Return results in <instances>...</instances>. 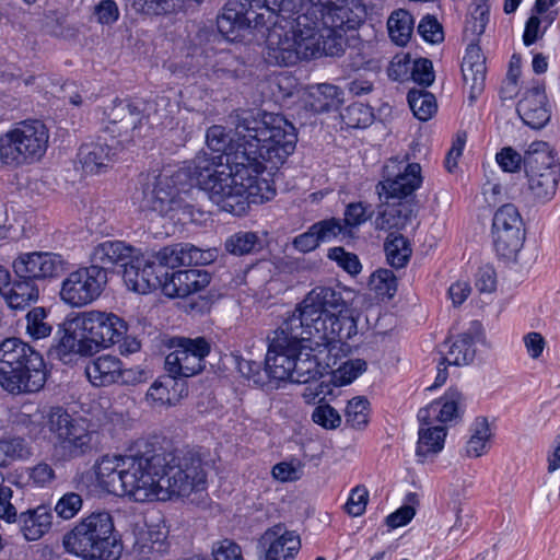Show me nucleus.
<instances>
[{
  "label": "nucleus",
  "instance_id": "bf43d9fd",
  "mask_svg": "<svg viewBox=\"0 0 560 560\" xmlns=\"http://www.w3.org/2000/svg\"><path fill=\"white\" fill-rule=\"evenodd\" d=\"M366 370V362L362 359H353L343 362L336 372V378L340 385L352 383Z\"/></svg>",
  "mask_w": 560,
  "mask_h": 560
},
{
  "label": "nucleus",
  "instance_id": "58836bf2",
  "mask_svg": "<svg viewBox=\"0 0 560 560\" xmlns=\"http://www.w3.org/2000/svg\"><path fill=\"white\" fill-rule=\"evenodd\" d=\"M176 385V378L171 374L162 376L150 386L145 400L151 406L165 407L175 405L179 397L174 388Z\"/></svg>",
  "mask_w": 560,
  "mask_h": 560
},
{
  "label": "nucleus",
  "instance_id": "b1692460",
  "mask_svg": "<svg viewBox=\"0 0 560 560\" xmlns=\"http://www.w3.org/2000/svg\"><path fill=\"white\" fill-rule=\"evenodd\" d=\"M210 276L201 269H185L170 273L163 280L162 292L168 298H185L205 289Z\"/></svg>",
  "mask_w": 560,
  "mask_h": 560
},
{
  "label": "nucleus",
  "instance_id": "9d476101",
  "mask_svg": "<svg viewBox=\"0 0 560 560\" xmlns=\"http://www.w3.org/2000/svg\"><path fill=\"white\" fill-rule=\"evenodd\" d=\"M195 186L198 187V184L192 178L189 165L171 175L159 174L143 189L141 208L176 221L190 219L194 213L191 194Z\"/></svg>",
  "mask_w": 560,
  "mask_h": 560
},
{
  "label": "nucleus",
  "instance_id": "f03ea898",
  "mask_svg": "<svg viewBox=\"0 0 560 560\" xmlns=\"http://www.w3.org/2000/svg\"><path fill=\"white\" fill-rule=\"evenodd\" d=\"M206 142L211 153L200 152L188 165L198 188L222 211L243 215L250 203H262L276 195L269 182L252 184L256 182L249 170L259 164L250 155L255 143L248 142V137L238 135L234 127V136L229 138L222 126L213 125L207 130Z\"/></svg>",
  "mask_w": 560,
  "mask_h": 560
},
{
  "label": "nucleus",
  "instance_id": "7c9ffc66",
  "mask_svg": "<svg viewBox=\"0 0 560 560\" xmlns=\"http://www.w3.org/2000/svg\"><path fill=\"white\" fill-rule=\"evenodd\" d=\"M14 277V280H12L9 271V281L1 287L0 294L11 308L23 310L38 300L39 289L37 282L32 279L22 276Z\"/></svg>",
  "mask_w": 560,
  "mask_h": 560
},
{
  "label": "nucleus",
  "instance_id": "9b49d317",
  "mask_svg": "<svg viewBox=\"0 0 560 560\" xmlns=\"http://www.w3.org/2000/svg\"><path fill=\"white\" fill-rule=\"evenodd\" d=\"M48 130L40 120H24L0 136V164L18 166L38 161L48 145Z\"/></svg>",
  "mask_w": 560,
  "mask_h": 560
},
{
  "label": "nucleus",
  "instance_id": "de8ad7c7",
  "mask_svg": "<svg viewBox=\"0 0 560 560\" xmlns=\"http://www.w3.org/2000/svg\"><path fill=\"white\" fill-rule=\"evenodd\" d=\"M342 121L348 128H365L373 122L372 107L362 103H352L341 114Z\"/></svg>",
  "mask_w": 560,
  "mask_h": 560
},
{
  "label": "nucleus",
  "instance_id": "4468645a",
  "mask_svg": "<svg viewBox=\"0 0 560 560\" xmlns=\"http://www.w3.org/2000/svg\"><path fill=\"white\" fill-rule=\"evenodd\" d=\"M48 430L56 438V448L63 459L82 456L92 450V432L82 419H74L62 408H52Z\"/></svg>",
  "mask_w": 560,
  "mask_h": 560
},
{
  "label": "nucleus",
  "instance_id": "13d9d810",
  "mask_svg": "<svg viewBox=\"0 0 560 560\" xmlns=\"http://www.w3.org/2000/svg\"><path fill=\"white\" fill-rule=\"evenodd\" d=\"M417 31L425 42L431 44H438L444 39L442 25L430 14L422 18Z\"/></svg>",
  "mask_w": 560,
  "mask_h": 560
},
{
  "label": "nucleus",
  "instance_id": "f8f14e48",
  "mask_svg": "<svg viewBox=\"0 0 560 560\" xmlns=\"http://www.w3.org/2000/svg\"><path fill=\"white\" fill-rule=\"evenodd\" d=\"M524 167L532 198L538 202L551 200L557 191L560 165L550 145L545 141L530 143L524 154Z\"/></svg>",
  "mask_w": 560,
  "mask_h": 560
},
{
  "label": "nucleus",
  "instance_id": "5fc2aeb1",
  "mask_svg": "<svg viewBox=\"0 0 560 560\" xmlns=\"http://www.w3.org/2000/svg\"><path fill=\"white\" fill-rule=\"evenodd\" d=\"M373 213L371 205L361 201L351 202L345 210L343 221L346 226L357 228L370 220Z\"/></svg>",
  "mask_w": 560,
  "mask_h": 560
},
{
  "label": "nucleus",
  "instance_id": "79ce46f5",
  "mask_svg": "<svg viewBox=\"0 0 560 560\" xmlns=\"http://www.w3.org/2000/svg\"><path fill=\"white\" fill-rule=\"evenodd\" d=\"M26 335L33 340L47 338L51 335L52 325L47 311L42 306L30 310L25 316Z\"/></svg>",
  "mask_w": 560,
  "mask_h": 560
},
{
  "label": "nucleus",
  "instance_id": "412c9836",
  "mask_svg": "<svg viewBox=\"0 0 560 560\" xmlns=\"http://www.w3.org/2000/svg\"><path fill=\"white\" fill-rule=\"evenodd\" d=\"M264 560L293 559L301 548L300 536L282 523L267 528L258 540Z\"/></svg>",
  "mask_w": 560,
  "mask_h": 560
},
{
  "label": "nucleus",
  "instance_id": "2f4dec72",
  "mask_svg": "<svg viewBox=\"0 0 560 560\" xmlns=\"http://www.w3.org/2000/svg\"><path fill=\"white\" fill-rule=\"evenodd\" d=\"M115 155V149L101 139L82 144L78 153L82 168L91 174L107 168L113 163Z\"/></svg>",
  "mask_w": 560,
  "mask_h": 560
},
{
  "label": "nucleus",
  "instance_id": "603ef678",
  "mask_svg": "<svg viewBox=\"0 0 560 560\" xmlns=\"http://www.w3.org/2000/svg\"><path fill=\"white\" fill-rule=\"evenodd\" d=\"M27 454L28 452L23 439L12 438L0 440V467H4L13 460L23 458ZM0 481H3L1 472Z\"/></svg>",
  "mask_w": 560,
  "mask_h": 560
},
{
  "label": "nucleus",
  "instance_id": "e433bc0d",
  "mask_svg": "<svg viewBox=\"0 0 560 560\" xmlns=\"http://www.w3.org/2000/svg\"><path fill=\"white\" fill-rule=\"evenodd\" d=\"M494 250L499 257L505 260H516L525 241L524 229H511L510 231H492Z\"/></svg>",
  "mask_w": 560,
  "mask_h": 560
},
{
  "label": "nucleus",
  "instance_id": "393cba45",
  "mask_svg": "<svg viewBox=\"0 0 560 560\" xmlns=\"http://www.w3.org/2000/svg\"><path fill=\"white\" fill-rule=\"evenodd\" d=\"M135 253L136 248L122 241L107 240L93 247L90 267L101 269L107 276V271L113 270L115 266L126 268Z\"/></svg>",
  "mask_w": 560,
  "mask_h": 560
},
{
  "label": "nucleus",
  "instance_id": "bb28decb",
  "mask_svg": "<svg viewBox=\"0 0 560 560\" xmlns=\"http://www.w3.org/2000/svg\"><path fill=\"white\" fill-rule=\"evenodd\" d=\"M464 402L462 393L456 388H450L440 399L432 401L418 411V420L421 424L430 425L434 421L448 422L460 417Z\"/></svg>",
  "mask_w": 560,
  "mask_h": 560
},
{
  "label": "nucleus",
  "instance_id": "e2e57ef3",
  "mask_svg": "<svg viewBox=\"0 0 560 560\" xmlns=\"http://www.w3.org/2000/svg\"><path fill=\"white\" fill-rule=\"evenodd\" d=\"M468 518V516L464 517L462 515V509L457 508L455 522L445 537L447 548L457 546L464 539L469 526Z\"/></svg>",
  "mask_w": 560,
  "mask_h": 560
},
{
  "label": "nucleus",
  "instance_id": "6ab92c4d",
  "mask_svg": "<svg viewBox=\"0 0 560 560\" xmlns=\"http://www.w3.org/2000/svg\"><path fill=\"white\" fill-rule=\"evenodd\" d=\"M58 338L49 348V355L65 364H69L77 355H92L93 351L89 348L88 337L83 331L82 323L77 315L74 318L66 320L57 331Z\"/></svg>",
  "mask_w": 560,
  "mask_h": 560
},
{
  "label": "nucleus",
  "instance_id": "20e7f679",
  "mask_svg": "<svg viewBox=\"0 0 560 560\" xmlns=\"http://www.w3.org/2000/svg\"><path fill=\"white\" fill-rule=\"evenodd\" d=\"M229 122L235 127L238 135L248 137V142H254V152L259 167L249 170L252 179L258 185L260 182H268L260 175L266 171L265 163L271 167H278L285 162L296 147L298 135L295 127L284 116L273 113H257L252 110L237 109L230 114Z\"/></svg>",
  "mask_w": 560,
  "mask_h": 560
},
{
  "label": "nucleus",
  "instance_id": "4be33fe9",
  "mask_svg": "<svg viewBox=\"0 0 560 560\" xmlns=\"http://www.w3.org/2000/svg\"><path fill=\"white\" fill-rule=\"evenodd\" d=\"M516 110L523 122L533 129H541L548 124L551 110L542 81L532 83L518 101Z\"/></svg>",
  "mask_w": 560,
  "mask_h": 560
},
{
  "label": "nucleus",
  "instance_id": "69168bd1",
  "mask_svg": "<svg viewBox=\"0 0 560 560\" xmlns=\"http://www.w3.org/2000/svg\"><path fill=\"white\" fill-rule=\"evenodd\" d=\"M369 499V492L364 487H355L352 489L349 499L345 505L348 514L351 516H360L364 513Z\"/></svg>",
  "mask_w": 560,
  "mask_h": 560
},
{
  "label": "nucleus",
  "instance_id": "f704fd0d",
  "mask_svg": "<svg viewBox=\"0 0 560 560\" xmlns=\"http://www.w3.org/2000/svg\"><path fill=\"white\" fill-rule=\"evenodd\" d=\"M268 350L265 359V365L260 362L253 360H241L238 362V371L247 380L252 381L255 385L266 387L268 389L278 388L279 381L273 378V373L270 369L269 355L271 354V332L267 337Z\"/></svg>",
  "mask_w": 560,
  "mask_h": 560
},
{
  "label": "nucleus",
  "instance_id": "09e8293b",
  "mask_svg": "<svg viewBox=\"0 0 560 560\" xmlns=\"http://www.w3.org/2000/svg\"><path fill=\"white\" fill-rule=\"evenodd\" d=\"M524 223L517 208L512 203L500 207L492 220V231H510L511 229H524Z\"/></svg>",
  "mask_w": 560,
  "mask_h": 560
},
{
  "label": "nucleus",
  "instance_id": "aec40b11",
  "mask_svg": "<svg viewBox=\"0 0 560 560\" xmlns=\"http://www.w3.org/2000/svg\"><path fill=\"white\" fill-rule=\"evenodd\" d=\"M142 105L130 100H115L113 105L104 110V130L112 137L130 135L148 118Z\"/></svg>",
  "mask_w": 560,
  "mask_h": 560
},
{
  "label": "nucleus",
  "instance_id": "1a4fd4ad",
  "mask_svg": "<svg viewBox=\"0 0 560 560\" xmlns=\"http://www.w3.org/2000/svg\"><path fill=\"white\" fill-rule=\"evenodd\" d=\"M114 532V521L108 512H92L63 535L62 547L82 560H118L122 545Z\"/></svg>",
  "mask_w": 560,
  "mask_h": 560
},
{
  "label": "nucleus",
  "instance_id": "3c124183",
  "mask_svg": "<svg viewBox=\"0 0 560 560\" xmlns=\"http://www.w3.org/2000/svg\"><path fill=\"white\" fill-rule=\"evenodd\" d=\"M370 289L378 296L390 299L397 290V279L389 269H377L372 273Z\"/></svg>",
  "mask_w": 560,
  "mask_h": 560
},
{
  "label": "nucleus",
  "instance_id": "cd10ccee",
  "mask_svg": "<svg viewBox=\"0 0 560 560\" xmlns=\"http://www.w3.org/2000/svg\"><path fill=\"white\" fill-rule=\"evenodd\" d=\"M151 254L155 258L158 267L163 271L179 266L202 265L207 261L203 252L189 243L164 246Z\"/></svg>",
  "mask_w": 560,
  "mask_h": 560
},
{
  "label": "nucleus",
  "instance_id": "c9c22d12",
  "mask_svg": "<svg viewBox=\"0 0 560 560\" xmlns=\"http://www.w3.org/2000/svg\"><path fill=\"white\" fill-rule=\"evenodd\" d=\"M312 45L314 47H310V52L304 51V57H316L317 55L340 56L345 52L347 46L346 33L323 26L322 32L315 43L312 42Z\"/></svg>",
  "mask_w": 560,
  "mask_h": 560
},
{
  "label": "nucleus",
  "instance_id": "ea45409f",
  "mask_svg": "<svg viewBox=\"0 0 560 560\" xmlns=\"http://www.w3.org/2000/svg\"><path fill=\"white\" fill-rule=\"evenodd\" d=\"M415 26L412 15L404 9L392 12L387 20L388 35L393 43L405 46L410 40Z\"/></svg>",
  "mask_w": 560,
  "mask_h": 560
},
{
  "label": "nucleus",
  "instance_id": "f257e3e1",
  "mask_svg": "<svg viewBox=\"0 0 560 560\" xmlns=\"http://www.w3.org/2000/svg\"><path fill=\"white\" fill-rule=\"evenodd\" d=\"M357 322L342 293L330 287H316L295 310L271 331L269 355L273 378L306 384L323 376L322 365L308 345L343 341L357 335Z\"/></svg>",
  "mask_w": 560,
  "mask_h": 560
},
{
  "label": "nucleus",
  "instance_id": "864d4df0",
  "mask_svg": "<svg viewBox=\"0 0 560 560\" xmlns=\"http://www.w3.org/2000/svg\"><path fill=\"white\" fill-rule=\"evenodd\" d=\"M369 401L363 397H354L346 407V421L353 429H362L368 424Z\"/></svg>",
  "mask_w": 560,
  "mask_h": 560
},
{
  "label": "nucleus",
  "instance_id": "c03bdc74",
  "mask_svg": "<svg viewBox=\"0 0 560 560\" xmlns=\"http://www.w3.org/2000/svg\"><path fill=\"white\" fill-rule=\"evenodd\" d=\"M212 72L208 73L217 79L235 80L245 72L244 63L232 52L226 51L219 56L218 61L212 66Z\"/></svg>",
  "mask_w": 560,
  "mask_h": 560
},
{
  "label": "nucleus",
  "instance_id": "f3484780",
  "mask_svg": "<svg viewBox=\"0 0 560 560\" xmlns=\"http://www.w3.org/2000/svg\"><path fill=\"white\" fill-rule=\"evenodd\" d=\"M79 317L93 354L121 341L128 330L125 319L114 313L89 311L79 314Z\"/></svg>",
  "mask_w": 560,
  "mask_h": 560
},
{
  "label": "nucleus",
  "instance_id": "423d86ee",
  "mask_svg": "<svg viewBox=\"0 0 560 560\" xmlns=\"http://www.w3.org/2000/svg\"><path fill=\"white\" fill-rule=\"evenodd\" d=\"M397 159L385 165L387 177L376 185L381 200L378 214L374 221L375 229L383 231L402 230L413 217V205L408 199L421 185V166L419 163H408Z\"/></svg>",
  "mask_w": 560,
  "mask_h": 560
},
{
  "label": "nucleus",
  "instance_id": "6e6552de",
  "mask_svg": "<svg viewBox=\"0 0 560 560\" xmlns=\"http://www.w3.org/2000/svg\"><path fill=\"white\" fill-rule=\"evenodd\" d=\"M47 380L43 355L27 342L11 337L0 342V386L12 395L39 392Z\"/></svg>",
  "mask_w": 560,
  "mask_h": 560
},
{
  "label": "nucleus",
  "instance_id": "c85d7f7f",
  "mask_svg": "<svg viewBox=\"0 0 560 560\" xmlns=\"http://www.w3.org/2000/svg\"><path fill=\"white\" fill-rule=\"evenodd\" d=\"M52 512L46 505H38L16 516L19 530L26 541L39 540L52 526Z\"/></svg>",
  "mask_w": 560,
  "mask_h": 560
},
{
  "label": "nucleus",
  "instance_id": "a19ab883",
  "mask_svg": "<svg viewBox=\"0 0 560 560\" xmlns=\"http://www.w3.org/2000/svg\"><path fill=\"white\" fill-rule=\"evenodd\" d=\"M384 250L388 264L396 268H402L407 265L411 256V247L407 238L402 235L390 233L384 244Z\"/></svg>",
  "mask_w": 560,
  "mask_h": 560
},
{
  "label": "nucleus",
  "instance_id": "49530a36",
  "mask_svg": "<svg viewBox=\"0 0 560 560\" xmlns=\"http://www.w3.org/2000/svg\"><path fill=\"white\" fill-rule=\"evenodd\" d=\"M84 500L80 492L67 491L55 503L56 515L63 520L74 518L83 509Z\"/></svg>",
  "mask_w": 560,
  "mask_h": 560
},
{
  "label": "nucleus",
  "instance_id": "72a5a7b5",
  "mask_svg": "<svg viewBox=\"0 0 560 560\" xmlns=\"http://www.w3.org/2000/svg\"><path fill=\"white\" fill-rule=\"evenodd\" d=\"M120 365L119 358L104 354L86 364L85 375L95 387L109 386L117 383Z\"/></svg>",
  "mask_w": 560,
  "mask_h": 560
},
{
  "label": "nucleus",
  "instance_id": "c756f323",
  "mask_svg": "<svg viewBox=\"0 0 560 560\" xmlns=\"http://www.w3.org/2000/svg\"><path fill=\"white\" fill-rule=\"evenodd\" d=\"M462 73L466 85L470 89V100L474 101L485 88L486 59L477 44L468 45L462 62Z\"/></svg>",
  "mask_w": 560,
  "mask_h": 560
},
{
  "label": "nucleus",
  "instance_id": "0e129e2a",
  "mask_svg": "<svg viewBox=\"0 0 560 560\" xmlns=\"http://www.w3.org/2000/svg\"><path fill=\"white\" fill-rule=\"evenodd\" d=\"M495 160L502 171L508 173L517 172L522 164H524V156H522L517 151H515L511 147H505L501 149L497 155Z\"/></svg>",
  "mask_w": 560,
  "mask_h": 560
},
{
  "label": "nucleus",
  "instance_id": "0eeeda50",
  "mask_svg": "<svg viewBox=\"0 0 560 560\" xmlns=\"http://www.w3.org/2000/svg\"><path fill=\"white\" fill-rule=\"evenodd\" d=\"M163 458L147 457V448L133 455H104L93 466L97 485L107 493L128 495L137 502H147L152 492V481L145 468L160 465Z\"/></svg>",
  "mask_w": 560,
  "mask_h": 560
},
{
  "label": "nucleus",
  "instance_id": "dca6fc26",
  "mask_svg": "<svg viewBox=\"0 0 560 560\" xmlns=\"http://www.w3.org/2000/svg\"><path fill=\"white\" fill-rule=\"evenodd\" d=\"M107 283L106 275L95 267H80L62 280L60 300L71 307H83L94 302Z\"/></svg>",
  "mask_w": 560,
  "mask_h": 560
},
{
  "label": "nucleus",
  "instance_id": "a18cd8bd",
  "mask_svg": "<svg viewBox=\"0 0 560 560\" xmlns=\"http://www.w3.org/2000/svg\"><path fill=\"white\" fill-rule=\"evenodd\" d=\"M259 246V237L255 232L240 231L225 240L224 248L234 256L252 254Z\"/></svg>",
  "mask_w": 560,
  "mask_h": 560
},
{
  "label": "nucleus",
  "instance_id": "338daca9",
  "mask_svg": "<svg viewBox=\"0 0 560 560\" xmlns=\"http://www.w3.org/2000/svg\"><path fill=\"white\" fill-rule=\"evenodd\" d=\"M312 419L315 423L326 429H335L341 421L339 413L329 405L316 407Z\"/></svg>",
  "mask_w": 560,
  "mask_h": 560
},
{
  "label": "nucleus",
  "instance_id": "7ed1b4c3",
  "mask_svg": "<svg viewBox=\"0 0 560 560\" xmlns=\"http://www.w3.org/2000/svg\"><path fill=\"white\" fill-rule=\"evenodd\" d=\"M301 0H231L218 16L219 32L231 42L238 40L243 32L254 27H269L266 38L267 59L278 66L295 65L304 51L310 50V38L298 40L293 33L278 26L279 18L291 19L299 12Z\"/></svg>",
  "mask_w": 560,
  "mask_h": 560
},
{
  "label": "nucleus",
  "instance_id": "4c0bfd02",
  "mask_svg": "<svg viewBox=\"0 0 560 560\" xmlns=\"http://www.w3.org/2000/svg\"><path fill=\"white\" fill-rule=\"evenodd\" d=\"M445 436L446 431L443 427H421L416 448L418 462L424 463L429 456L440 453L444 446Z\"/></svg>",
  "mask_w": 560,
  "mask_h": 560
},
{
  "label": "nucleus",
  "instance_id": "4d7b16f0",
  "mask_svg": "<svg viewBox=\"0 0 560 560\" xmlns=\"http://www.w3.org/2000/svg\"><path fill=\"white\" fill-rule=\"evenodd\" d=\"M327 257L334 260L350 275H358L361 271V264L355 254L348 253L343 247H332L328 250Z\"/></svg>",
  "mask_w": 560,
  "mask_h": 560
},
{
  "label": "nucleus",
  "instance_id": "37998d69",
  "mask_svg": "<svg viewBox=\"0 0 560 560\" xmlns=\"http://www.w3.org/2000/svg\"><path fill=\"white\" fill-rule=\"evenodd\" d=\"M407 100L413 115L422 121L429 120L438 109L435 96L424 90H410Z\"/></svg>",
  "mask_w": 560,
  "mask_h": 560
},
{
  "label": "nucleus",
  "instance_id": "774afa93",
  "mask_svg": "<svg viewBox=\"0 0 560 560\" xmlns=\"http://www.w3.org/2000/svg\"><path fill=\"white\" fill-rule=\"evenodd\" d=\"M212 552L214 560H243L241 547L230 539L218 542Z\"/></svg>",
  "mask_w": 560,
  "mask_h": 560
},
{
  "label": "nucleus",
  "instance_id": "052dcab7",
  "mask_svg": "<svg viewBox=\"0 0 560 560\" xmlns=\"http://www.w3.org/2000/svg\"><path fill=\"white\" fill-rule=\"evenodd\" d=\"M119 15V8L114 0H101L93 10V16L102 25H113Z\"/></svg>",
  "mask_w": 560,
  "mask_h": 560
},
{
  "label": "nucleus",
  "instance_id": "6e6d98bb",
  "mask_svg": "<svg viewBox=\"0 0 560 560\" xmlns=\"http://www.w3.org/2000/svg\"><path fill=\"white\" fill-rule=\"evenodd\" d=\"M313 231L316 234V237L320 243H328L339 236L345 226L341 224V221L336 218L325 219L312 224Z\"/></svg>",
  "mask_w": 560,
  "mask_h": 560
},
{
  "label": "nucleus",
  "instance_id": "680f3d73",
  "mask_svg": "<svg viewBox=\"0 0 560 560\" xmlns=\"http://www.w3.org/2000/svg\"><path fill=\"white\" fill-rule=\"evenodd\" d=\"M411 78L422 86L431 85L435 78L432 61L425 58L415 60L411 67Z\"/></svg>",
  "mask_w": 560,
  "mask_h": 560
},
{
  "label": "nucleus",
  "instance_id": "ddd939ff",
  "mask_svg": "<svg viewBox=\"0 0 560 560\" xmlns=\"http://www.w3.org/2000/svg\"><path fill=\"white\" fill-rule=\"evenodd\" d=\"M366 7L362 0H335L313 3L303 15L296 18L299 25L307 26L301 20L314 18V28L319 24L343 33L357 31L365 21Z\"/></svg>",
  "mask_w": 560,
  "mask_h": 560
},
{
  "label": "nucleus",
  "instance_id": "8fccbe9b",
  "mask_svg": "<svg viewBox=\"0 0 560 560\" xmlns=\"http://www.w3.org/2000/svg\"><path fill=\"white\" fill-rule=\"evenodd\" d=\"M126 4L137 13L160 15L175 10L179 0H126Z\"/></svg>",
  "mask_w": 560,
  "mask_h": 560
},
{
  "label": "nucleus",
  "instance_id": "5701e85b",
  "mask_svg": "<svg viewBox=\"0 0 560 560\" xmlns=\"http://www.w3.org/2000/svg\"><path fill=\"white\" fill-rule=\"evenodd\" d=\"M132 556L138 560H156L168 548L165 525L137 523L133 527Z\"/></svg>",
  "mask_w": 560,
  "mask_h": 560
},
{
  "label": "nucleus",
  "instance_id": "473e14b6",
  "mask_svg": "<svg viewBox=\"0 0 560 560\" xmlns=\"http://www.w3.org/2000/svg\"><path fill=\"white\" fill-rule=\"evenodd\" d=\"M482 335V326L479 322H471L469 330L460 334L452 343L444 361L448 364L465 365L472 362L475 358L474 343Z\"/></svg>",
  "mask_w": 560,
  "mask_h": 560
},
{
  "label": "nucleus",
  "instance_id": "39448f33",
  "mask_svg": "<svg viewBox=\"0 0 560 560\" xmlns=\"http://www.w3.org/2000/svg\"><path fill=\"white\" fill-rule=\"evenodd\" d=\"M163 458L160 465L145 468L152 481L150 500L185 498L206 488L207 476L201 458L191 452H166L162 447L147 446V457Z\"/></svg>",
  "mask_w": 560,
  "mask_h": 560
},
{
  "label": "nucleus",
  "instance_id": "a211bd4d",
  "mask_svg": "<svg viewBox=\"0 0 560 560\" xmlns=\"http://www.w3.org/2000/svg\"><path fill=\"white\" fill-rule=\"evenodd\" d=\"M70 268L71 264L66 257L52 252L21 253L12 261L14 276L35 282L60 278Z\"/></svg>",
  "mask_w": 560,
  "mask_h": 560
},
{
  "label": "nucleus",
  "instance_id": "2eb2a0df",
  "mask_svg": "<svg viewBox=\"0 0 560 560\" xmlns=\"http://www.w3.org/2000/svg\"><path fill=\"white\" fill-rule=\"evenodd\" d=\"M171 348L173 350L165 358V370L175 378L200 373L211 349L203 337H174L171 339Z\"/></svg>",
  "mask_w": 560,
  "mask_h": 560
},
{
  "label": "nucleus",
  "instance_id": "a878e982",
  "mask_svg": "<svg viewBox=\"0 0 560 560\" xmlns=\"http://www.w3.org/2000/svg\"><path fill=\"white\" fill-rule=\"evenodd\" d=\"M138 264L142 268L141 280L138 281L137 271L133 266H127L124 269V280L127 285L138 293H147L150 290H155L163 287V280L167 276V271H163L156 265L155 258L151 253L147 255L137 256Z\"/></svg>",
  "mask_w": 560,
  "mask_h": 560
}]
</instances>
